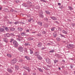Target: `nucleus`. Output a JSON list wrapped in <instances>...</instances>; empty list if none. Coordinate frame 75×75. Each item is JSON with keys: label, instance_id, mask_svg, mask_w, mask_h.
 <instances>
[{"label": "nucleus", "instance_id": "obj_48", "mask_svg": "<svg viewBox=\"0 0 75 75\" xmlns=\"http://www.w3.org/2000/svg\"><path fill=\"white\" fill-rule=\"evenodd\" d=\"M42 33L44 34H46V32L45 31H43Z\"/></svg>", "mask_w": 75, "mask_h": 75}, {"label": "nucleus", "instance_id": "obj_42", "mask_svg": "<svg viewBox=\"0 0 75 75\" xmlns=\"http://www.w3.org/2000/svg\"><path fill=\"white\" fill-rule=\"evenodd\" d=\"M10 42H13V41L14 40V39H13V38H12V39H11L10 40Z\"/></svg>", "mask_w": 75, "mask_h": 75}, {"label": "nucleus", "instance_id": "obj_18", "mask_svg": "<svg viewBox=\"0 0 75 75\" xmlns=\"http://www.w3.org/2000/svg\"><path fill=\"white\" fill-rule=\"evenodd\" d=\"M45 12L46 14H48V15H50V13H51V12L49 11H45Z\"/></svg>", "mask_w": 75, "mask_h": 75}, {"label": "nucleus", "instance_id": "obj_46", "mask_svg": "<svg viewBox=\"0 0 75 75\" xmlns=\"http://www.w3.org/2000/svg\"><path fill=\"white\" fill-rule=\"evenodd\" d=\"M11 63L12 64H16V63H15L14 62L12 61V60L11 61Z\"/></svg>", "mask_w": 75, "mask_h": 75}, {"label": "nucleus", "instance_id": "obj_55", "mask_svg": "<svg viewBox=\"0 0 75 75\" xmlns=\"http://www.w3.org/2000/svg\"><path fill=\"white\" fill-rule=\"evenodd\" d=\"M47 45H51V43H49L47 44Z\"/></svg>", "mask_w": 75, "mask_h": 75}, {"label": "nucleus", "instance_id": "obj_2", "mask_svg": "<svg viewBox=\"0 0 75 75\" xmlns=\"http://www.w3.org/2000/svg\"><path fill=\"white\" fill-rule=\"evenodd\" d=\"M13 43L15 47H18V42H17V41H14L13 42Z\"/></svg>", "mask_w": 75, "mask_h": 75}, {"label": "nucleus", "instance_id": "obj_31", "mask_svg": "<svg viewBox=\"0 0 75 75\" xmlns=\"http://www.w3.org/2000/svg\"><path fill=\"white\" fill-rule=\"evenodd\" d=\"M25 46H28V45H30L28 43H25Z\"/></svg>", "mask_w": 75, "mask_h": 75}, {"label": "nucleus", "instance_id": "obj_62", "mask_svg": "<svg viewBox=\"0 0 75 75\" xmlns=\"http://www.w3.org/2000/svg\"><path fill=\"white\" fill-rule=\"evenodd\" d=\"M2 9V8H1V7H0V10H1Z\"/></svg>", "mask_w": 75, "mask_h": 75}, {"label": "nucleus", "instance_id": "obj_9", "mask_svg": "<svg viewBox=\"0 0 75 75\" xmlns=\"http://www.w3.org/2000/svg\"><path fill=\"white\" fill-rule=\"evenodd\" d=\"M7 71L9 73H12L13 72V70L10 68L8 69Z\"/></svg>", "mask_w": 75, "mask_h": 75}, {"label": "nucleus", "instance_id": "obj_49", "mask_svg": "<svg viewBox=\"0 0 75 75\" xmlns=\"http://www.w3.org/2000/svg\"><path fill=\"white\" fill-rule=\"evenodd\" d=\"M18 38H21V37L20 35H18Z\"/></svg>", "mask_w": 75, "mask_h": 75}, {"label": "nucleus", "instance_id": "obj_15", "mask_svg": "<svg viewBox=\"0 0 75 75\" xmlns=\"http://www.w3.org/2000/svg\"><path fill=\"white\" fill-rule=\"evenodd\" d=\"M44 20H45V21H47V22H51L50 21H48V19L47 18H45L44 19Z\"/></svg>", "mask_w": 75, "mask_h": 75}, {"label": "nucleus", "instance_id": "obj_38", "mask_svg": "<svg viewBox=\"0 0 75 75\" xmlns=\"http://www.w3.org/2000/svg\"><path fill=\"white\" fill-rule=\"evenodd\" d=\"M70 67L71 68H73V67H74V65H73V64H71L70 65Z\"/></svg>", "mask_w": 75, "mask_h": 75}, {"label": "nucleus", "instance_id": "obj_26", "mask_svg": "<svg viewBox=\"0 0 75 75\" xmlns=\"http://www.w3.org/2000/svg\"><path fill=\"white\" fill-rule=\"evenodd\" d=\"M53 35L54 37H57V33H55L53 34Z\"/></svg>", "mask_w": 75, "mask_h": 75}, {"label": "nucleus", "instance_id": "obj_47", "mask_svg": "<svg viewBox=\"0 0 75 75\" xmlns=\"http://www.w3.org/2000/svg\"><path fill=\"white\" fill-rule=\"evenodd\" d=\"M40 1H42V2H45V3H46V1L44 0H41Z\"/></svg>", "mask_w": 75, "mask_h": 75}, {"label": "nucleus", "instance_id": "obj_3", "mask_svg": "<svg viewBox=\"0 0 75 75\" xmlns=\"http://www.w3.org/2000/svg\"><path fill=\"white\" fill-rule=\"evenodd\" d=\"M18 50L19 52H23V51H24V48L22 47H18Z\"/></svg>", "mask_w": 75, "mask_h": 75}, {"label": "nucleus", "instance_id": "obj_56", "mask_svg": "<svg viewBox=\"0 0 75 75\" xmlns=\"http://www.w3.org/2000/svg\"><path fill=\"white\" fill-rule=\"evenodd\" d=\"M58 6H61V3H58Z\"/></svg>", "mask_w": 75, "mask_h": 75}, {"label": "nucleus", "instance_id": "obj_53", "mask_svg": "<svg viewBox=\"0 0 75 75\" xmlns=\"http://www.w3.org/2000/svg\"><path fill=\"white\" fill-rule=\"evenodd\" d=\"M47 66L48 68H50V67H51L50 65H49L48 64L47 65Z\"/></svg>", "mask_w": 75, "mask_h": 75}, {"label": "nucleus", "instance_id": "obj_35", "mask_svg": "<svg viewBox=\"0 0 75 75\" xmlns=\"http://www.w3.org/2000/svg\"><path fill=\"white\" fill-rule=\"evenodd\" d=\"M46 48H47V47L45 46V45H44V47H43L42 48V50H45V49H46Z\"/></svg>", "mask_w": 75, "mask_h": 75}, {"label": "nucleus", "instance_id": "obj_33", "mask_svg": "<svg viewBox=\"0 0 75 75\" xmlns=\"http://www.w3.org/2000/svg\"><path fill=\"white\" fill-rule=\"evenodd\" d=\"M54 63H56V62H58V60H54Z\"/></svg>", "mask_w": 75, "mask_h": 75}, {"label": "nucleus", "instance_id": "obj_24", "mask_svg": "<svg viewBox=\"0 0 75 75\" xmlns=\"http://www.w3.org/2000/svg\"><path fill=\"white\" fill-rule=\"evenodd\" d=\"M38 69L40 71V72H43V71H42V70L41 69V68H38Z\"/></svg>", "mask_w": 75, "mask_h": 75}, {"label": "nucleus", "instance_id": "obj_32", "mask_svg": "<svg viewBox=\"0 0 75 75\" xmlns=\"http://www.w3.org/2000/svg\"><path fill=\"white\" fill-rule=\"evenodd\" d=\"M40 17H41V18H44V15L41 14L40 15Z\"/></svg>", "mask_w": 75, "mask_h": 75}, {"label": "nucleus", "instance_id": "obj_27", "mask_svg": "<svg viewBox=\"0 0 75 75\" xmlns=\"http://www.w3.org/2000/svg\"><path fill=\"white\" fill-rule=\"evenodd\" d=\"M68 8L70 10H73V8H72L71 6H69Z\"/></svg>", "mask_w": 75, "mask_h": 75}, {"label": "nucleus", "instance_id": "obj_10", "mask_svg": "<svg viewBox=\"0 0 75 75\" xmlns=\"http://www.w3.org/2000/svg\"><path fill=\"white\" fill-rule=\"evenodd\" d=\"M50 18L52 19L53 20H57V18H55L54 16H51L50 17Z\"/></svg>", "mask_w": 75, "mask_h": 75}, {"label": "nucleus", "instance_id": "obj_36", "mask_svg": "<svg viewBox=\"0 0 75 75\" xmlns=\"http://www.w3.org/2000/svg\"><path fill=\"white\" fill-rule=\"evenodd\" d=\"M51 31H53L55 30V27H53L51 29Z\"/></svg>", "mask_w": 75, "mask_h": 75}, {"label": "nucleus", "instance_id": "obj_5", "mask_svg": "<svg viewBox=\"0 0 75 75\" xmlns=\"http://www.w3.org/2000/svg\"><path fill=\"white\" fill-rule=\"evenodd\" d=\"M37 58L39 60H40V61H41L42 59V57L40 56V55H39L37 56Z\"/></svg>", "mask_w": 75, "mask_h": 75}, {"label": "nucleus", "instance_id": "obj_52", "mask_svg": "<svg viewBox=\"0 0 75 75\" xmlns=\"http://www.w3.org/2000/svg\"><path fill=\"white\" fill-rule=\"evenodd\" d=\"M4 11L5 12H7V11H8V9H5Z\"/></svg>", "mask_w": 75, "mask_h": 75}, {"label": "nucleus", "instance_id": "obj_64", "mask_svg": "<svg viewBox=\"0 0 75 75\" xmlns=\"http://www.w3.org/2000/svg\"><path fill=\"white\" fill-rule=\"evenodd\" d=\"M55 23H58V22L57 21H55Z\"/></svg>", "mask_w": 75, "mask_h": 75}, {"label": "nucleus", "instance_id": "obj_8", "mask_svg": "<svg viewBox=\"0 0 75 75\" xmlns=\"http://www.w3.org/2000/svg\"><path fill=\"white\" fill-rule=\"evenodd\" d=\"M40 54V52H36L34 53V55L35 56H38Z\"/></svg>", "mask_w": 75, "mask_h": 75}, {"label": "nucleus", "instance_id": "obj_34", "mask_svg": "<svg viewBox=\"0 0 75 75\" xmlns=\"http://www.w3.org/2000/svg\"><path fill=\"white\" fill-rule=\"evenodd\" d=\"M10 37L11 36H15V35L14 34V33L9 34Z\"/></svg>", "mask_w": 75, "mask_h": 75}, {"label": "nucleus", "instance_id": "obj_43", "mask_svg": "<svg viewBox=\"0 0 75 75\" xmlns=\"http://www.w3.org/2000/svg\"><path fill=\"white\" fill-rule=\"evenodd\" d=\"M33 20V18H31L30 19H29L28 20V21H29V22H31V21L32 20Z\"/></svg>", "mask_w": 75, "mask_h": 75}, {"label": "nucleus", "instance_id": "obj_63", "mask_svg": "<svg viewBox=\"0 0 75 75\" xmlns=\"http://www.w3.org/2000/svg\"><path fill=\"white\" fill-rule=\"evenodd\" d=\"M32 33H33V34H34V33H35V32H32Z\"/></svg>", "mask_w": 75, "mask_h": 75}, {"label": "nucleus", "instance_id": "obj_21", "mask_svg": "<svg viewBox=\"0 0 75 75\" xmlns=\"http://www.w3.org/2000/svg\"><path fill=\"white\" fill-rule=\"evenodd\" d=\"M12 61H13L15 63H16V62H17V60L16 59H13Z\"/></svg>", "mask_w": 75, "mask_h": 75}, {"label": "nucleus", "instance_id": "obj_20", "mask_svg": "<svg viewBox=\"0 0 75 75\" xmlns=\"http://www.w3.org/2000/svg\"><path fill=\"white\" fill-rule=\"evenodd\" d=\"M25 58H26L27 60H30V58L29 57H28L27 56H25Z\"/></svg>", "mask_w": 75, "mask_h": 75}, {"label": "nucleus", "instance_id": "obj_51", "mask_svg": "<svg viewBox=\"0 0 75 75\" xmlns=\"http://www.w3.org/2000/svg\"><path fill=\"white\" fill-rule=\"evenodd\" d=\"M36 8H37V9H39L40 8V6H37L36 7Z\"/></svg>", "mask_w": 75, "mask_h": 75}, {"label": "nucleus", "instance_id": "obj_61", "mask_svg": "<svg viewBox=\"0 0 75 75\" xmlns=\"http://www.w3.org/2000/svg\"><path fill=\"white\" fill-rule=\"evenodd\" d=\"M33 74L34 75H36V73H34Z\"/></svg>", "mask_w": 75, "mask_h": 75}, {"label": "nucleus", "instance_id": "obj_14", "mask_svg": "<svg viewBox=\"0 0 75 75\" xmlns=\"http://www.w3.org/2000/svg\"><path fill=\"white\" fill-rule=\"evenodd\" d=\"M42 46V43L41 42H39L38 45V47H41Z\"/></svg>", "mask_w": 75, "mask_h": 75}, {"label": "nucleus", "instance_id": "obj_50", "mask_svg": "<svg viewBox=\"0 0 75 75\" xmlns=\"http://www.w3.org/2000/svg\"><path fill=\"white\" fill-rule=\"evenodd\" d=\"M59 8H61V9H62V8H64V7L63 6H62L61 7H59Z\"/></svg>", "mask_w": 75, "mask_h": 75}, {"label": "nucleus", "instance_id": "obj_12", "mask_svg": "<svg viewBox=\"0 0 75 75\" xmlns=\"http://www.w3.org/2000/svg\"><path fill=\"white\" fill-rule=\"evenodd\" d=\"M37 24L38 25H39L40 26H41L42 25V22H37Z\"/></svg>", "mask_w": 75, "mask_h": 75}, {"label": "nucleus", "instance_id": "obj_4", "mask_svg": "<svg viewBox=\"0 0 75 75\" xmlns=\"http://www.w3.org/2000/svg\"><path fill=\"white\" fill-rule=\"evenodd\" d=\"M23 68L26 69V70L27 71H28L29 72H30V71H31V69L29 67H23Z\"/></svg>", "mask_w": 75, "mask_h": 75}, {"label": "nucleus", "instance_id": "obj_58", "mask_svg": "<svg viewBox=\"0 0 75 75\" xmlns=\"http://www.w3.org/2000/svg\"><path fill=\"white\" fill-rule=\"evenodd\" d=\"M23 75H27V74L25 73H23Z\"/></svg>", "mask_w": 75, "mask_h": 75}, {"label": "nucleus", "instance_id": "obj_41", "mask_svg": "<svg viewBox=\"0 0 75 75\" xmlns=\"http://www.w3.org/2000/svg\"><path fill=\"white\" fill-rule=\"evenodd\" d=\"M24 52L26 53L28 52V51H27V49L26 48L25 49Z\"/></svg>", "mask_w": 75, "mask_h": 75}, {"label": "nucleus", "instance_id": "obj_11", "mask_svg": "<svg viewBox=\"0 0 75 75\" xmlns=\"http://www.w3.org/2000/svg\"><path fill=\"white\" fill-rule=\"evenodd\" d=\"M5 30L3 28H0V32L1 33H4Z\"/></svg>", "mask_w": 75, "mask_h": 75}, {"label": "nucleus", "instance_id": "obj_54", "mask_svg": "<svg viewBox=\"0 0 75 75\" xmlns=\"http://www.w3.org/2000/svg\"><path fill=\"white\" fill-rule=\"evenodd\" d=\"M8 24H13V22H9Z\"/></svg>", "mask_w": 75, "mask_h": 75}, {"label": "nucleus", "instance_id": "obj_1", "mask_svg": "<svg viewBox=\"0 0 75 75\" xmlns=\"http://www.w3.org/2000/svg\"><path fill=\"white\" fill-rule=\"evenodd\" d=\"M46 61L47 64H50V65H53V62H51V60L49 58H47L46 60Z\"/></svg>", "mask_w": 75, "mask_h": 75}, {"label": "nucleus", "instance_id": "obj_17", "mask_svg": "<svg viewBox=\"0 0 75 75\" xmlns=\"http://www.w3.org/2000/svg\"><path fill=\"white\" fill-rule=\"evenodd\" d=\"M18 31H22L23 29L21 28H18Z\"/></svg>", "mask_w": 75, "mask_h": 75}, {"label": "nucleus", "instance_id": "obj_30", "mask_svg": "<svg viewBox=\"0 0 75 75\" xmlns=\"http://www.w3.org/2000/svg\"><path fill=\"white\" fill-rule=\"evenodd\" d=\"M15 2L16 3H18L20 2V1H19V0H15Z\"/></svg>", "mask_w": 75, "mask_h": 75}, {"label": "nucleus", "instance_id": "obj_6", "mask_svg": "<svg viewBox=\"0 0 75 75\" xmlns=\"http://www.w3.org/2000/svg\"><path fill=\"white\" fill-rule=\"evenodd\" d=\"M3 40L4 42H6V43H7L8 42V39H7V38H3Z\"/></svg>", "mask_w": 75, "mask_h": 75}, {"label": "nucleus", "instance_id": "obj_7", "mask_svg": "<svg viewBox=\"0 0 75 75\" xmlns=\"http://www.w3.org/2000/svg\"><path fill=\"white\" fill-rule=\"evenodd\" d=\"M4 37H10V34L9 33L5 34L4 35Z\"/></svg>", "mask_w": 75, "mask_h": 75}, {"label": "nucleus", "instance_id": "obj_45", "mask_svg": "<svg viewBox=\"0 0 75 75\" xmlns=\"http://www.w3.org/2000/svg\"><path fill=\"white\" fill-rule=\"evenodd\" d=\"M25 34V33H21V35L22 36H23V35H24V34Z\"/></svg>", "mask_w": 75, "mask_h": 75}, {"label": "nucleus", "instance_id": "obj_19", "mask_svg": "<svg viewBox=\"0 0 75 75\" xmlns=\"http://www.w3.org/2000/svg\"><path fill=\"white\" fill-rule=\"evenodd\" d=\"M15 68L16 69H17V70H18V69H19V67L17 65H15Z\"/></svg>", "mask_w": 75, "mask_h": 75}, {"label": "nucleus", "instance_id": "obj_40", "mask_svg": "<svg viewBox=\"0 0 75 75\" xmlns=\"http://www.w3.org/2000/svg\"><path fill=\"white\" fill-rule=\"evenodd\" d=\"M7 56H8V57H11V55L10 54H7Z\"/></svg>", "mask_w": 75, "mask_h": 75}, {"label": "nucleus", "instance_id": "obj_25", "mask_svg": "<svg viewBox=\"0 0 75 75\" xmlns=\"http://www.w3.org/2000/svg\"><path fill=\"white\" fill-rule=\"evenodd\" d=\"M62 33H64V34H67L68 33L67 31L64 30L62 31Z\"/></svg>", "mask_w": 75, "mask_h": 75}, {"label": "nucleus", "instance_id": "obj_29", "mask_svg": "<svg viewBox=\"0 0 75 75\" xmlns=\"http://www.w3.org/2000/svg\"><path fill=\"white\" fill-rule=\"evenodd\" d=\"M10 30L11 31H14L15 30V28H10Z\"/></svg>", "mask_w": 75, "mask_h": 75}, {"label": "nucleus", "instance_id": "obj_23", "mask_svg": "<svg viewBox=\"0 0 75 75\" xmlns=\"http://www.w3.org/2000/svg\"><path fill=\"white\" fill-rule=\"evenodd\" d=\"M5 30H6V31H8L9 30V29L7 27H6L5 28Z\"/></svg>", "mask_w": 75, "mask_h": 75}, {"label": "nucleus", "instance_id": "obj_13", "mask_svg": "<svg viewBox=\"0 0 75 75\" xmlns=\"http://www.w3.org/2000/svg\"><path fill=\"white\" fill-rule=\"evenodd\" d=\"M56 39L57 41H60L62 40V39L59 37H57Z\"/></svg>", "mask_w": 75, "mask_h": 75}, {"label": "nucleus", "instance_id": "obj_60", "mask_svg": "<svg viewBox=\"0 0 75 75\" xmlns=\"http://www.w3.org/2000/svg\"><path fill=\"white\" fill-rule=\"evenodd\" d=\"M26 31L27 32H29V31H30L28 29L27 30H26Z\"/></svg>", "mask_w": 75, "mask_h": 75}, {"label": "nucleus", "instance_id": "obj_28", "mask_svg": "<svg viewBox=\"0 0 75 75\" xmlns=\"http://www.w3.org/2000/svg\"><path fill=\"white\" fill-rule=\"evenodd\" d=\"M60 35L61 37H64V38H66V37H65V36L62 34H60Z\"/></svg>", "mask_w": 75, "mask_h": 75}, {"label": "nucleus", "instance_id": "obj_57", "mask_svg": "<svg viewBox=\"0 0 75 75\" xmlns=\"http://www.w3.org/2000/svg\"><path fill=\"white\" fill-rule=\"evenodd\" d=\"M13 9H11V12H13Z\"/></svg>", "mask_w": 75, "mask_h": 75}, {"label": "nucleus", "instance_id": "obj_59", "mask_svg": "<svg viewBox=\"0 0 75 75\" xmlns=\"http://www.w3.org/2000/svg\"><path fill=\"white\" fill-rule=\"evenodd\" d=\"M30 40H33L34 38H30Z\"/></svg>", "mask_w": 75, "mask_h": 75}, {"label": "nucleus", "instance_id": "obj_16", "mask_svg": "<svg viewBox=\"0 0 75 75\" xmlns=\"http://www.w3.org/2000/svg\"><path fill=\"white\" fill-rule=\"evenodd\" d=\"M68 48H73V46H72V45L69 44V45L68 46Z\"/></svg>", "mask_w": 75, "mask_h": 75}, {"label": "nucleus", "instance_id": "obj_37", "mask_svg": "<svg viewBox=\"0 0 75 75\" xmlns=\"http://www.w3.org/2000/svg\"><path fill=\"white\" fill-rule=\"evenodd\" d=\"M54 52V50H51L49 51V52L51 53Z\"/></svg>", "mask_w": 75, "mask_h": 75}, {"label": "nucleus", "instance_id": "obj_39", "mask_svg": "<svg viewBox=\"0 0 75 75\" xmlns=\"http://www.w3.org/2000/svg\"><path fill=\"white\" fill-rule=\"evenodd\" d=\"M19 23V22H18V21L14 23V24H16H16H18Z\"/></svg>", "mask_w": 75, "mask_h": 75}, {"label": "nucleus", "instance_id": "obj_22", "mask_svg": "<svg viewBox=\"0 0 75 75\" xmlns=\"http://www.w3.org/2000/svg\"><path fill=\"white\" fill-rule=\"evenodd\" d=\"M30 51V54H33V50H31L30 49H29Z\"/></svg>", "mask_w": 75, "mask_h": 75}, {"label": "nucleus", "instance_id": "obj_44", "mask_svg": "<svg viewBox=\"0 0 75 75\" xmlns=\"http://www.w3.org/2000/svg\"><path fill=\"white\" fill-rule=\"evenodd\" d=\"M75 25V23H72L71 24V25H72L73 27H74Z\"/></svg>", "mask_w": 75, "mask_h": 75}]
</instances>
